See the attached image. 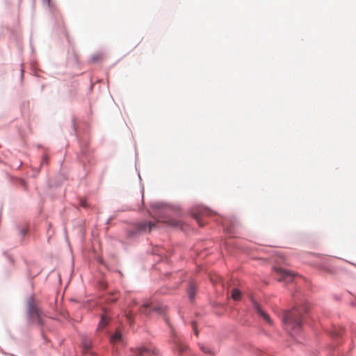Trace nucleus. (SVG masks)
<instances>
[{
	"instance_id": "1",
	"label": "nucleus",
	"mask_w": 356,
	"mask_h": 356,
	"mask_svg": "<svg viewBox=\"0 0 356 356\" xmlns=\"http://www.w3.org/2000/svg\"><path fill=\"white\" fill-rule=\"evenodd\" d=\"M307 306L302 308L295 307L290 311L285 312L283 315V323L287 330H298L302 323V312L306 313L308 311Z\"/></svg>"
},
{
	"instance_id": "2",
	"label": "nucleus",
	"mask_w": 356,
	"mask_h": 356,
	"mask_svg": "<svg viewBox=\"0 0 356 356\" xmlns=\"http://www.w3.org/2000/svg\"><path fill=\"white\" fill-rule=\"evenodd\" d=\"M27 313L29 318L32 321H35L40 325L44 324L42 319L44 316L43 312L37 306L32 298L28 302Z\"/></svg>"
},
{
	"instance_id": "3",
	"label": "nucleus",
	"mask_w": 356,
	"mask_h": 356,
	"mask_svg": "<svg viewBox=\"0 0 356 356\" xmlns=\"http://www.w3.org/2000/svg\"><path fill=\"white\" fill-rule=\"evenodd\" d=\"M172 342L174 344V348L179 354H182L188 350V346L183 342L181 337L173 334Z\"/></svg>"
},
{
	"instance_id": "4",
	"label": "nucleus",
	"mask_w": 356,
	"mask_h": 356,
	"mask_svg": "<svg viewBox=\"0 0 356 356\" xmlns=\"http://www.w3.org/2000/svg\"><path fill=\"white\" fill-rule=\"evenodd\" d=\"M134 354V356H154L156 355V350L152 347H143L135 350Z\"/></svg>"
},
{
	"instance_id": "5",
	"label": "nucleus",
	"mask_w": 356,
	"mask_h": 356,
	"mask_svg": "<svg viewBox=\"0 0 356 356\" xmlns=\"http://www.w3.org/2000/svg\"><path fill=\"white\" fill-rule=\"evenodd\" d=\"M277 272L280 275L277 278L278 281H284L286 282H290L293 280L294 275L288 270L282 268H277Z\"/></svg>"
},
{
	"instance_id": "6",
	"label": "nucleus",
	"mask_w": 356,
	"mask_h": 356,
	"mask_svg": "<svg viewBox=\"0 0 356 356\" xmlns=\"http://www.w3.org/2000/svg\"><path fill=\"white\" fill-rule=\"evenodd\" d=\"M252 305H253V307H254V309H255L256 312L261 317L263 318V319L266 322L268 323V324L271 325L272 324V321H271V319L270 318V316H268V314L265 312L262 308L261 307V306L259 305V304L258 302H257L256 301L254 300H252Z\"/></svg>"
},
{
	"instance_id": "7",
	"label": "nucleus",
	"mask_w": 356,
	"mask_h": 356,
	"mask_svg": "<svg viewBox=\"0 0 356 356\" xmlns=\"http://www.w3.org/2000/svg\"><path fill=\"white\" fill-rule=\"evenodd\" d=\"M209 211L206 209H202L197 213H193L194 218L197 220V223L200 226H203V223H202V218H203L207 215H209Z\"/></svg>"
},
{
	"instance_id": "8",
	"label": "nucleus",
	"mask_w": 356,
	"mask_h": 356,
	"mask_svg": "<svg viewBox=\"0 0 356 356\" xmlns=\"http://www.w3.org/2000/svg\"><path fill=\"white\" fill-rule=\"evenodd\" d=\"M156 224L154 222H142L138 224V229L140 231L146 232L148 231L149 232L155 227Z\"/></svg>"
},
{
	"instance_id": "9",
	"label": "nucleus",
	"mask_w": 356,
	"mask_h": 356,
	"mask_svg": "<svg viewBox=\"0 0 356 356\" xmlns=\"http://www.w3.org/2000/svg\"><path fill=\"white\" fill-rule=\"evenodd\" d=\"M111 341L113 343H122V336L121 333L117 331L115 334H113L111 337Z\"/></svg>"
},
{
	"instance_id": "10",
	"label": "nucleus",
	"mask_w": 356,
	"mask_h": 356,
	"mask_svg": "<svg viewBox=\"0 0 356 356\" xmlns=\"http://www.w3.org/2000/svg\"><path fill=\"white\" fill-rule=\"evenodd\" d=\"M104 58V54L102 53H97L92 56L91 61L92 63H97L103 60Z\"/></svg>"
},
{
	"instance_id": "11",
	"label": "nucleus",
	"mask_w": 356,
	"mask_h": 356,
	"mask_svg": "<svg viewBox=\"0 0 356 356\" xmlns=\"http://www.w3.org/2000/svg\"><path fill=\"white\" fill-rule=\"evenodd\" d=\"M163 222L168 224V225L173 226V227H178L179 226V222H178L176 220L172 219V218H168V219H163Z\"/></svg>"
},
{
	"instance_id": "12",
	"label": "nucleus",
	"mask_w": 356,
	"mask_h": 356,
	"mask_svg": "<svg viewBox=\"0 0 356 356\" xmlns=\"http://www.w3.org/2000/svg\"><path fill=\"white\" fill-rule=\"evenodd\" d=\"M188 298L193 300L195 295V286L193 284H191L188 291Z\"/></svg>"
},
{
	"instance_id": "13",
	"label": "nucleus",
	"mask_w": 356,
	"mask_h": 356,
	"mask_svg": "<svg viewBox=\"0 0 356 356\" xmlns=\"http://www.w3.org/2000/svg\"><path fill=\"white\" fill-rule=\"evenodd\" d=\"M150 304L149 303H147V304H144L143 305V306L140 307V313L145 314V315H148L150 314Z\"/></svg>"
},
{
	"instance_id": "14",
	"label": "nucleus",
	"mask_w": 356,
	"mask_h": 356,
	"mask_svg": "<svg viewBox=\"0 0 356 356\" xmlns=\"http://www.w3.org/2000/svg\"><path fill=\"white\" fill-rule=\"evenodd\" d=\"M108 323V319L106 317V316L103 315L102 316L101 321L99 323L97 330H100L103 327H104Z\"/></svg>"
},
{
	"instance_id": "15",
	"label": "nucleus",
	"mask_w": 356,
	"mask_h": 356,
	"mask_svg": "<svg viewBox=\"0 0 356 356\" xmlns=\"http://www.w3.org/2000/svg\"><path fill=\"white\" fill-rule=\"evenodd\" d=\"M232 298L234 300H240V298H241V291L238 289H234L232 291Z\"/></svg>"
},
{
	"instance_id": "16",
	"label": "nucleus",
	"mask_w": 356,
	"mask_h": 356,
	"mask_svg": "<svg viewBox=\"0 0 356 356\" xmlns=\"http://www.w3.org/2000/svg\"><path fill=\"white\" fill-rule=\"evenodd\" d=\"M83 346L84 351L86 353V352L89 351L92 347L91 342L87 339H85L83 341Z\"/></svg>"
},
{
	"instance_id": "17",
	"label": "nucleus",
	"mask_w": 356,
	"mask_h": 356,
	"mask_svg": "<svg viewBox=\"0 0 356 356\" xmlns=\"http://www.w3.org/2000/svg\"><path fill=\"white\" fill-rule=\"evenodd\" d=\"M211 281L216 284V283H220L222 284V278L221 277H219L218 275H213L211 277Z\"/></svg>"
},
{
	"instance_id": "18",
	"label": "nucleus",
	"mask_w": 356,
	"mask_h": 356,
	"mask_svg": "<svg viewBox=\"0 0 356 356\" xmlns=\"http://www.w3.org/2000/svg\"><path fill=\"white\" fill-rule=\"evenodd\" d=\"M200 349L205 353L212 354V352L209 350V348L205 346H200Z\"/></svg>"
},
{
	"instance_id": "19",
	"label": "nucleus",
	"mask_w": 356,
	"mask_h": 356,
	"mask_svg": "<svg viewBox=\"0 0 356 356\" xmlns=\"http://www.w3.org/2000/svg\"><path fill=\"white\" fill-rule=\"evenodd\" d=\"M79 204L81 207H82L83 208H86L88 207V203H87L86 200L84 199L80 200Z\"/></svg>"
},
{
	"instance_id": "20",
	"label": "nucleus",
	"mask_w": 356,
	"mask_h": 356,
	"mask_svg": "<svg viewBox=\"0 0 356 356\" xmlns=\"http://www.w3.org/2000/svg\"><path fill=\"white\" fill-rule=\"evenodd\" d=\"M192 326L193 327V330H194V333L196 336L198 335V332H197V327H196V325H195V322H193L192 323Z\"/></svg>"
},
{
	"instance_id": "21",
	"label": "nucleus",
	"mask_w": 356,
	"mask_h": 356,
	"mask_svg": "<svg viewBox=\"0 0 356 356\" xmlns=\"http://www.w3.org/2000/svg\"><path fill=\"white\" fill-rule=\"evenodd\" d=\"M117 299H118V297H115V298H111L108 299V300L110 302H114L115 301L117 300Z\"/></svg>"
},
{
	"instance_id": "22",
	"label": "nucleus",
	"mask_w": 356,
	"mask_h": 356,
	"mask_svg": "<svg viewBox=\"0 0 356 356\" xmlns=\"http://www.w3.org/2000/svg\"><path fill=\"white\" fill-rule=\"evenodd\" d=\"M154 310L156 311V312H161L162 310V309L160 308V307H156V308H154Z\"/></svg>"
},
{
	"instance_id": "23",
	"label": "nucleus",
	"mask_w": 356,
	"mask_h": 356,
	"mask_svg": "<svg viewBox=\"0 0 356 356\" xmlns=\"http://www.w3.org/2000/svg\"><path fill=\"white\" fill-rule=\"evenodd\" d=\"M127 319H128V321H129L130 323H131V322H132V321H131V316L127 315Z\"/></svg>"
},
{
	"instance_id": "24",
	"label": "nucleus",
	"mask_w": 356,
	"mask_h": 356,
	"mask_svg": "<svg viewBox=\"0 0 356 356\" xmlns=\"http://www.w3.org/2000/svg\"><path fill=\"white\" fill-rule=\"evenodd\" d=\"M26 233V229H22V235H24Z\"/></svg>"
},
{
	"instance_id": "25",
	"label": "nucleus",
	"mask_w": 356,
	"mask_h": 356,
	"mask_svg": "<svg viewBox=\"0 0 356 356\" xmlns=\"http://www.w3.org/2000/svg\"><path fill=\"white\" fill-rule=\"evenodd\" d=\"M44 1L47 2V3H50V0H43Z\"/></svg>"
}]
</instances>
